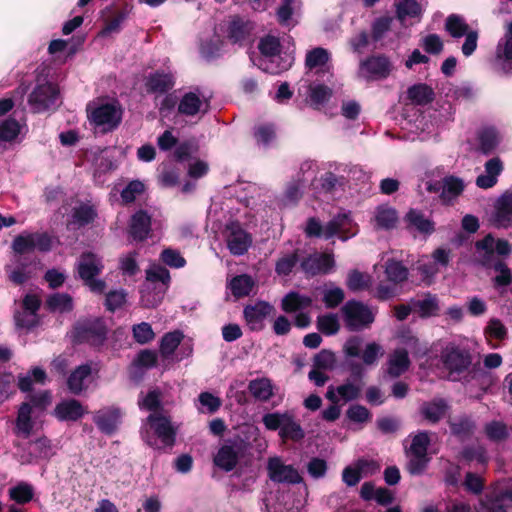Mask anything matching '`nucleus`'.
I'll use <instances>...</instances> for the list:
<instances>
[{
  "label": "nucleus",
  "instance_id": "obj_1",
  "mask_svg": "<svg viewBox=\"0 0 512 512\" xmlns=\"http://www.w3.org/2000/svg\"><path fill=\"white\" fill-rule=\"evenodd\" d=\"M178 426L166 412L150 413L141 426L143 441L154 449L172 448L176 442Z\"/></svg>",
  "mask_w": 512,
  "mask_h": 512
},
{
  "label": "nucleus",
  "instance_id": "obj_2",
  "mask_svg": "<svg viewBox=\"0 0 512 512\" xmlns=\"http://www.w3.org/2000/svg\"><path fill=\"white\" fill-rule=\"evenodd\" d=\"M258 49L261 57L255 64L262 71L270 74H279L290 67V63L283 61L280 56L281 44L277 37L266 36L260 39Z\"/></svg>",
  "mask_w": 512,
  "mask_h": 512
},
{
  "label": "nucleus",
  "instance_id": "obj_3",
  "mask_svg": "<svg viewBox=\"0 0 512 512\" xmlns=\"http://www.w3.org/2000/svg\"><path fill=\"white\" fill-rule=\"evenodd\" d=\"M76 267L79 277L91 291L102 293L105 290L106 283L103 280L95 279L104 268L102 259L98 255L92 252L83 253L79 257Z\"/></svg>",
  "mask_w": 512,
  "mask_h": 512
},
{
  "label": "nucleus",
  "instance_id": "obj_4",
  "mask_svg": "<svg viewBox=\"0 0 512 512\" xmlns=\"http://www.w3.org/2000/svg\"><path fill=\"white\" fill-rule=\"evenodd\" d=\"M429 444L428 432L421 431L413 436L410 447L406 450L407 471L411 475H421L425 471L430 461L427 454Z\"/></svg>",
  "mask_w": 512,
  "mask_h": 512
},
{
  "label": "nucleus",
  "instance_id": "obj_5",
  "mask_svg": "<svg viewBox=\"0 0 512 512\" xmlns=\"http://www.w3.org/2000/svg\"><path fill=\"white\" fill-rule=\"evenodd\" d=\"M247 445L239 437L227 439L218 448L213 457V463L224 472L234 470L246 452Z\"/></svg>",
  "mask_w": 512,
  "mask_h": 512
},
{
  "label": "nucleus",
  "instance_id": "obj_6",
  "mask_svg": "<svg viewBox=\"0 0 512 512\" xmlns=\"http://www.w3.org/2000/svg\"><path fill=\"white\" fill-rule=\"evenodd\" d=\"M445 30L453 38H461L465 36V41L461 47V51L464 56H471L478 43V32L471 30L465 19L457 14L449 15L445 21Z\"/></svg>",
  "mask_w": 512,
  "mask_h": 512
},
{
  "label": "nucleus",
  "instance_id": "obj_7",
  "mask_svg": "<svg viewBox=\"0 0 512 512\" xmlns=\"http://www.w3.org/2000/svg\"><path fill=\"white\" fill-rule=\"evenodd\" d=\"M341 311L345 325L350 331L368 328L375 319L373 311L364 303L356 300L347 301Z\"/></svg>",
  "mask_w": 512,
  "mask_h": 512
},
{
  "label": "nucleus",
  "instance_id": "obj_8",
  "mask_svg": "<svg viewBox=\"0 0 512 512\" xmlns=\"http://www.w3.org/2000/svg\"><path fill=\"white\" fill-rule=\"evenodd\" d=\"M441 360L449 375L455 379L454 375L462 374L471 366L472 355L469 349L449 343L441 353Z\"/></svg>",
  "mask_w": 512,
  "mask_h": 512
},
{
  "label": "nucleus",
  "instance_id": "obj_9",
  "mask_svg": "<svg viewBox=\"0 0 512 512\" xmlns=\"http://www.w3.org/2000/svg\"><path fill=\"white\" fill-rule=\"evenodd\" d=\"M58 93L54 84L45 78L38 77L36 86L28 97V104L34 113L43 112L55 103Z\"/></svg>",
  "mask_w": 512,
  "mask_h": 512
},
{
  "label": "nucleus",
  "instance_id": "obj_10",
  "mask_svg": "<svg viewBox=\"0 0 512 512\" xmlns=\"http://www.w3.org/2000/svg\"><path fill=\"white\" fill-rule=\"evenodd\" d=\"M229 252L234 256H242L252 246V235L237 221L226 224L223 232Z\"/></svg>",
  "mask_w": 512,
  "mask_h": 512
},
{
  "label": "nucleus",
  "instance_id": "obj_11",
  "mask_svg": "<svg viewBox=\"0 0 512 512\" xmlns=\"http://www.w3.org/2000/svg\"><path fill=\"white\" fill-rule=\"evenodd\" d=\"M391 71L392 63L386 55H372L360 62L358 77L366 81H376L387 78Z\"/></svg>",
  "mask_w": 512,
  "mask_h": 512
},
{
  "label": "nucleus",
  "instance_id": "obj_12",
  "mask_svg": "<svg viewBox=\"0 0 512 512\" xmlns=\"http://www.w3.org/2000/svg\"><path fill=\"white\" fill-rule=\"evenodd\" d=\"M89 119L94 125L102 127L104 132L111 131L120 124L122 110L116 103L102 104L91 110Z\"/></svg>",
  "mask_w": 512,
  "mask_h": 512
},
{
  "label": "nucleus",
  "instance_id": "obj_13",
  "mask_svg": "<svg viewBox=\"0 0 512 512\" xmlns=\"http://www.w3.org/2000/svg\"><path fill=\"white\" fill-rule=\"evenodd\" d=\"M52 247L51 237L47 233H22L12 242V249L17 254H24L38 249L47 252Z\"/></svg>",
  "mask_w": 512,
  "mask_h": 512
},
{
  "label": "nucleus",
  "instance_id": "obj_14",
  "mask_svg": "<svg viewBox=\"0 0 512 512\" xmlns=\"http://www.w3.org/2000/svg\"><path fill=\"white\" fill-rule=\"evenodd\" d=\"M267 474L275 483L300 484L303 481L298 470L292 465H286L279 456L268 458Z\"/></svg>",
  "mask_w": 512,
  "mask_h": 512
},
{
  "label": "nucleus",
  "instance_id": "obj_15",
  "mask_svg": "<svg viewBox=\"0 0 512 512\" xmlns=\"http://www.w3.org/2000/svg\"><path fill=\"white\" fill-rule=\"evenodd\" d=\"M76 335L81 341L93 346H100L107 336V327L103 320L96 318L79 323L76 327Z\"/></svg>",
  "mask_w": 512,
  "mask_h": 512
},
{
  "label": "nucleus",
  "instance_id": "obj_16",
  "mask_svg": "<svg viewBox=\"0 0 512 512\" xmlns=\"http://www.w3.org/2000/svg\"><path fill=\"white\" fill-rule=\"evenodd\" d=\"M362 387V381H352L348 379L337 387L330 385L325 397L334 404H337L340 400H344L345 402L353 401L360 396Z\"/></svg>",
  "mask_w": 512,
  "mask_h": 512
},
{
  "label": "nucleus",
  "instance_id": "obj_17",
  "mask_svg": "<svg viewBox=\"0 0 512 512\" xmlns=\"http://www.w3.org/2000/svg\"><path fill=\"white\" fill-rule=\"evenodd\" d=\"M208 108L209 98L201 95L199 89L185 93L178 104V112L185 116H195L200 112L206 113Z\"/></svg>",
  "mask_w": 512,
  "mask_h": 512
},
{
  "label": "nucleus",
  "instance_id": "obj_18",
  "mask_svg": "<svg viewBox=\"0 0 512 512\" xmlns=\"http://www.w3.org/2000/svg\"><path fill=\"white\" fill-rule=\"evenodd\" d=\"M87 409L76 399L62 400L56 404L53 415L59 421L76 422L81 419L86 413Z\"/></svg>",
  "mask_w": 512,
  "mask_h": 512
},
{
  "label": "nucleus",
  "instance_id": "obj_19",
  "mask_svg": "<svg viewBox=\"0 0 512 512\" xmlns=\"http://www.w3.org/2000/svg\"><path fill=\"white\" fill-rule=\"evenodd\" d=\"M335 265L333 256L330 254H314L308 256L301 263L302 270L310 275L327 274L332 271Z\"/></svg>",
  "mask_w": 512,
  "mask_h": 512
},
{
  "label": "nucleus",
  "instance_id": "obj_20",
  "mask_svg": "<svg viewBox=\"0 0 512 512\" xmlns=\"http://www.w3.org/2000/svg\"><path fill=\"white\" fill-rule=\"evenodd\" d=\"M273 307L264 301H259L254 305H248L244 308V317L251 330H261L264 326L265 318L271 313Z\"/></svg>",
  "mask_w": 512,
  "mask_h": 512
},
{
  "label": "nucleus",
  "instance_id": "obj_21",
  "mask_svg": "<svg viewBox=\"0 0 512 512\" xmlns=\"http://www.w3.org/2000/svg\"><path fill=\"white\" fill-rule=\"evenodd\" d=\"M151 216L144 210L134 213L129 223V235L134 241L142 242L150 237Z\"/></svg>",
  "mask_w": 512,
  "mask_h": 512
},
{
  "label": "nucleus",
  "instance_id": "obj_22",
  "mask_svg": "<svg viewBox=\"0 0 512 512\" xmlns=\"http://www.w3.org/2000/svg\"><path fill=\"white\" fill-rule=\"evenodd\" d=\"M121 413L118 408H103L93 415V421L104 434H112L116 431L120 422Z\"/></svg>",
  "mask_w": 512,
  "mask_h": 512
},
{
  "label": "nucleus",
  "instance_id": "obj_23",
  "mask_svg": "<svg viewBox=\"0 0 512 512\" xmlns=\"http://www.w3.org/2000/svg\"><path fill=\"white\" fill-rule=\"evenodd\" d=\"M32 407L28 402H22L17 411L14 432L17 436L29 438L33 432L35 421L32 418Z\"/></svg>",
  "mask_w": 512,
  "mask_h": 512
},
{
  "label": "nucleus",
  "instance_id": "obj_24",
  "mask_svg": "<svg viewBox=\"0 0 512 512\" xmlns=\"http://www.w3.org/2000/svg\"><path fill=\"white\" fill-rule=\"evenodd\" d=\"M484 168L485 173L476 178V185L482 189H489L496 185L504 165L499 157H493L485 163Z\"/></svg>",
  "mask_w": 512,
  "mask_h": 512
},
{
  "label": "nucleus",
  "instance_id": "obj_25",
  "mask_svg": "<svg viewBox=\"0 0 512 512\" xmlns=\"http://www.w3.org/2000/svg\"><path fill=\"white\" fill-rule=\"evenodd\" d=\"M495 222L498 227L508 228L512 224V189L505 191L495 205Z\"/></svg>",
  "mask_w": 512,
  "mask_h": 512
},
{
  "label": "nucleus",
  "instance_id": "obj_26",
  "mask_svg": "<svg viewBox=\"0 0 512 512\" xmlns=\"http://www.w3.org/2000/svg\"><path fill=\"white\" fill-rule=\"evenodd\" d=\"M410 303L414 307L421 318L436 316L439 313V301L436 295L425 293L410 299Z\"/></svg>",
  "mask_w": 512,
  "mask_h": 512
},
{
  "label": "nucleus",
  "instance_id": "obj_27",
  "mask_svg": "<svg viewBox=\"0 0 512 512\" xmlns=\"http://www.w3.org/2000/svg\"><path fill=\"white\" fill-rule=\"evenodd\" d=\"M174 84V76L171 73L157 71L147 77L145 86L150 93L163 94L172 89Z\"/></svg>",
  "mask_w": 512,
  "mask_h": 512
},
{
  "label": "nucleus",
  "instance_id": "obj_28",
  "mask_svg": "<svg viewBox=\"0 0 512 512\" xmlns=\"http://www.w3.org/2000/svg\"><path fill=\"white\" fill-rule=\"evenodd\" d=\"M248 391L256 400L267 402L274 396V385L269 378L261 377L248 383Z\"/></svg>",
  "mask_w": 512,
  "mask_h": 512
},
{
  "label": "nucleus",
  "instance_id": "obj_29",
  "mask_svg": "<svg viewBox=\"0 0 512 512\" xmlns=\"http://www.w3.org/2000/svg\"><path fill=\"white\" fill-rule=\"evenodd\" d=\"M387 366V373L391 377H399L405 373L410 366L407 349H395L389 356Z\"/></svg>",
  "mask_w": 512,
  "mask_h": 512
},
{
  "label": "nucleus",
  "instance_id": "obj_30",
  "mask_svg": "<svg viewBox=\"0 0 512 512\" xmlns=\"http://www.w3.org/2000/svg\"><path fill=\"white\" fill-rule=\"evenodd\" d=\"M92 368L90 364H83L72 371L67 379V387L74 395H79L85 389V380L90 376Z\"/></svg>",
  "mask_w": 512,
  "mask_h": 512
},
{
  "label": "nucleus",
  "instance_id": "obj_31",
  "mask_svg": "<svg viewBox=\"0 0 512 512\" xmlns=\"http://www.w3.org/2000/svg\"><path fill=\"white\" fill-rule=\"evenodd\" d=\"M464 190L463 180L448 176L443 179L442 191L440 194L441 201L448 205L451 204Z\"/></svg>",
  "mask_w": 512,
  "mask_h": 512
},
{
  "label": "nucleus",
  "instance_id": "obj_32",
  "mask_svg": "<svg viewBox=\"0 0 512 512\" xmlns=\"http://www.w3.org/2000/svg\"><path fill=\"white\" fill-rule=\"evenodd\" d=\"M448 404L443 399H434L422 404L420 411L423 417L430 423H437L446 414Z\"/></svg>",
  "mask_w": 512,
  "mask_h": 512
},
{
  "label": "nucleus",
  "instance_id": "obj_33",
  "mask_svg": "<svg viewBox=\"0 0 512 512\" xmlns=\"http://www.w3.org/2000/svg\"><path fill=\"white\" fill-rule=\"evenodd\" d=\"M184 339V334L180 330H174L168 333H165L159 344V353L165 358L169 359L176 351V349L181 345V342Z\"/></svg>",
  "mask_w": 512,
  "mask_h": 512
},
{
  "label": "nucleus",
  "instance_id": "obj_34",
  "mask_svg": "<svg viewBox=\"0 0 512 512\" xmlns=\"http://www.w3.org/2000/svg\"><path fill=\"white\" fill-rule=\"evenodd\" d=\"M351 225L352 219L349 214H338L324 226L323 236L329 239L337 234L347 233Z\"/></svg>",
  "mask_w": 512,
  "mask_h": 512
},
{
  "label": "nucleus",
  "instance_id": "obj_35",
  "mask_svg": "<svg viewBox=\"0 0 512 512\" xmlns=\"http://www.w3.org/2000/svg\"><path fill=\"white\" fill-rule=\"evenodd\" d=\"M408 227H414L422 234H432L435 230L434 223L416 209H411L405 216Z\"/></svg>",
  "mask_w": 512,
  "mask_h": 512
},
{
  "label": "nucleus",
  "instance_id": "obj_36",
  "mask_svg": "<svg viewBox=\"0 0 512 512\" xmlns=\"http://www.w3.org/2000/svg\"><path fill=\"white\" fill-rule=\"evenodd\" d=\"M399 340L402 347L398 349H407V355L411 353L416 357H422L428 353L427 345L422 344L411 332H403L399 335Z\"/></svg>",
  "mask_w": 512,
  "mask_h": 512
},
{
  "label": "nucleus",
  "instance_id": "obj_37",
  "mask_svg": "<svg viewBox=\"0 0 512 512\" xmlns=\"http://www.w3.org/2000/svg\"><path fill=\"white\" fill-rule=\"evenodd\" d=\"M312 304V299L297 292H290L282 299V309L287 312H296L308 308Z\"/></svg>",
  "mask_w": 512,
  "mask_h": 512
},
{
  "label": "nucleus",
  "instance_id": "obj_38",
  "mask_svg": "<svg viewBox=\"0 0 512 512\" xmlns=\"http://www.w3.org/2000/svg\"><path fill=\"white\" fill-rule=\"evenodd\" d=\"M254 281L251 276L242 274L235 276L229 282V288L236 298L248 296L254 287Z\"/></svg>",
  "mask_w": 512,
  "mask_h": 512
},
{
  "label": "nucleus",
  "instance_id": "obj_39",
  "mask_svg": "<svg viewBox=\"0 0 512 512\" xmlns=\"http://www.w3.org/2000/svg\"><path fill=\"white\" fill-rule=\"evenodd\" d=\"M279 436L282 439H291L300 441L304 438L305 433L298 422L295 421L291 412L287 413V419L283 422L282 429L279 431Z\"/></svg>",
  "mask_w": 512,
  "mask_h": 512
},
{
  "label": "nucleus",
  "instance_id": "obj_40",
  "mask_svg": "<svg viewBox=\"0 0 512 512\" xmlns=\"http://www.w3.org/2000/svg\"><path fill=\"white\" fill-rule=\"evenodd\" d=\"M375 223L379 229H392L395 227L398 216L395 209L388 206H379L376 209Z\"/></svg>",
  "mask_w": 512,
  "mask_h": 512
},
{
  "label": "nucleus",
  "instance_id": "obj_41",
  "mask_svg": "<svg viewBox=\"0 0 512 512\" xmlns=\"http://www.w3.org/2000/svg\"><path fill=\"white\" fill-rule=\"evenodd\" d=\"M146 280L148 282L147 285L149 286L160 282L161 286L158 289H164V291H166L171 277L169 271L165 267L153 264L146 270Z\"/></svg>",
  "mask_w": 512,
  "mask_h": 512
},
{
  "label": "nucleus",
  "instance_id": "obj_42",
  "mask_svg": "<svg viewBox=\"0 0 512 512\" xmlns=\"http://www.w3.org/2000/svg\"><path fill=\"white\" fill-rule=\"evenodd\" d=\"M8 495L17 504H27L34 497V488L27 482H20L8 490Z\"/></svg>",
  "mask_w": 512,
  "mask_h": 512
},
{
  "label": "nucleus",
  "instance_id": "obj_43",
  "mask_svg": "<svg viewBox=\"0 0 512 512\" xmlns=\"http://www.w3.org/2000/svg\"><path fill=\"white\" fill-rule=\"evenodd\" d=\"M407 93L409 99L418 105L428 104L434 99L433 90L426 84L413 85Z\"/></svg>",
  "mask_w": 512,
  "mask_h": 512
},
{
  "label": "nucleus",
  "instance_id": "obj_44",
  "mask_svg": "<svg viewBox=\"0 0 512 512\" xmlns=\"http://www.w3.org/2000/svg\"><path fill=\"white\" fill-rule=\"evenodd\" d=\"M506 499L512 502L511 491L505 490L488 496L486 500L482 502V506L487 512H507L503 505V501Z\"/></svg>",
  "mask_w": 512,
  "mask_h": 512
},
{
  "label": "nucleus",
  "instance_id": "obj_45",
  "mask_svg": "<svg viewBox=\"0 0 512 512\" xmlns=\"http://www.w3.org/2000/svg\"><path fill=\"white\" fill-rule=\"evenodd\" d=\"M478 140L479 150L485 155L492 153L499 143L497 132L493 128L481 130L478 135Z\"/></svg>",
  "mask_w": 512,
  "mask_h": 512
},
{
  "label": "nucleus",
  "instance_id": "obj_46",
  "mask_svg": "<svg viewBox=\"0 0 512 512\" xmlns=\"http://www.w3.org/2000/svg\"><path fill=\"white\" fill-rule=\"evenodd\" d=\"M346 285L353 292L363 291L372 285V277L367 273L353 270L348 274Z\"/></svg>",
  "mask_w": 512,
  "mask_h": 512
},
{
  "label": "nucleus",
  "instance_id": "obj_47",
  "mask_svg": "<svg viewBox=\"0 0 512 512\" xmlns=\"http://www.w3.org/2000/svg\"><path fill=\"white\" fill-rule=\"evenodd\" d=\"M385 274L393 283L404 282L408 278V269L399 261L389 260L385 265Z\"/></svg>",
  "mask_w": 512,
  "mask_h": 512
},
{
  "label": "nucleus",
  "instance_id": "obj_48",
  "mask_svg": "<svg viewBox=\"0 0 512 512\" xmlns=\"http://www.w3.org/2000/svg\"><path fill=\"white\" fill-rule=\"evenodd\" d=\"M397 18L404 21L407 17H420L421 6L415 0H401L396 5Z\"/></svg>",
  "mask_w": 512,
  "mask_h": 512
},
{
  "label": "nucleus",
  "instance_id": "obj_49",
  "mask_svg": "<svg viewBox=\"0 0 512 512\" xmlns=\"http://www.w3.org/2000/svg\"><path fill=\"white\" fill-rule=\"evenodd\" d=\"M330 59L329 52L322 48L316 47L307 52L305 58V66L309 69H315L324 66Z\"/></svg>",
  "mask_w": 512,
  "mask_h": 512
},
{
  "label": "nucleus",
  "instance_id": "obj_50",
  "mask_svg": "<svg viewBox=\"0 0 512 512\" xmlns=\"http://www.w3.org/2000/svg\"><path fill=\"white\" fill-rule=\"evenodd\" d=\"M97 217V212L95 208L91 205L81 204L80 206L74 208L72 218L73 223L78 226H85L92 223Z\"/></svg>",
  "mask_w": 512,
  "mask_h": 512
},
{
  "label": "nucleus",
  "instance_id": "obj_51",
  "mask_svg": "<svg viewBox=\"0 0 512 512\" xmlns=\"http://www.w3.org/2000/svg\"><path fill=\"white\" fill-rule=\"evenodd\" d=\"M47 306L51 311L66 312L72 309L73 301L66 293H55L47 299Z\"/></svg>",
  "mask_w": 512,
  "mask_h": 512
},
{
  "label": "nucleus",
  "instance_id": "obj_52",
  "mask_svg": "<svg viewBox=\"0 0 512 512\" xmlns=\"http://www.w3.org/2000/svg\"><path fill=\"white\" fill-rule=\"evenodd\" d=\"M393 18L390 16H382L376 18L371 24V37L374 42H378L384 38L391 29Z\"/></svg>",
  "mask_w": 512,
  "mask_h": 512
},
{
  "label": "nucleus",
  "instance_id": "obj_53",
  "mask_svg": "<svg viewBox=\"0 0 512 512\" xmlns=\"http://www.w3.org/2000/svg\"><path fill=\"white\" fill-rule=\"evenodd\" d=\"M165 292L164 289L151 288L149 285H146L141 292L142 305L146 308L156 307L162 301Z\"/></svg>",
  "mask_w": 512,
  "mask_h": 512
},
{
  "label": "nucleus",
  "instance_id": "obj_54",
  "mask_svg": "<svg viewBox=\"0 0 512 512\" xmlns=\"http://www.w3.org/2000/svg\"><path fill=\"white\" fill-rule=\"evenodd\" d=\"M158 361L157 353L150 349L141 350L134 358L132 365L141 370L151 369Z\"/></svg>",
  "mask_w": 512,
  "mask_h": 512
},
{
  "label": "nucleus",
  "instance_id": "obj_55",
  "mask_svg": "<svg viewBox=\"0 0 512 512\" xmlns=\"http://www.w3.org/2000/svg\"><path fill=\"white\" fill-rule=\"evenodd\" d=\"M139 407L150 413L165 412L161 404V393L158 390L150 391L139 401Z\"/></svg>",
  "mask_w": 512,
  "mask_h": 512
},
{
  "label": "nucleus",
  "instance_id": "obj_56",
  "mask_svg": "<svg viewBox=\"0 0 512 512\" xmlns=\"http://www.w3.org/2000/svg\"><path fill=\"white\" fill-rule=\"evenodd\" d=\"M301 170L303 172H310V173H309L308 177H306L305 179L301 180L300 184L291 185L287 189L286 196L291 201H296V200H298L300 198V196H301V188L304 186V183L309 181V180H312L314 178V176H315V171L313 169V163L312 162H305V163H303L302 166H301Z\"/></svg>",
  "mask_w": 512,
  "mask_h": 512
},
{
  "label": "nucleus",
  "instance_id": "obj_57",
  "mask_svg": "<svg viewBox=\"0 0 512 512\" xmlns=\"http://www.w3.org/2000/svg\"><path fill=\"white\" fill-rule=\"evenodd\" d=\"M318 329L325 335H334L339 331L340 324L336 314H326L317 319Z\"/></svg>",
  "mask_w": 512,
  "mask_h": 512
},
{
  "label": "nucleus",
  "instance_id": "obj_58",
  "mask_svg": "<svg viewBox=\"0 0 512 512\" xmlns=\"http://www.w3.org/2000/svg\"><path fill=\"white\" fill-rule=\"evenodd\" d=\"M160 260L167 266L179 269L186 265L185 258L181 253L173 248H165L160 254Z\"/></svg>",
  "mask_w": 512,
  "mask_h": 512
},
{
  "label": "nucleus",
  "instance_id": "obj_59",
  "mask_svg": "<svg viewBox=\"0 0 512 512\" xmlns=\"http://www.w3.org/2000/svg\"><path fill=\"white\" fill-rule=\"evenodd\" d=\"M485 432L487 437L495 442L503 441L509 435L506 424L501 421H492L487 423L485 426Z\"/></svg>",
  "mask_w": 512,
  "mask_h": 512
},
{
  "label": "nucleus",
  "instance_id": "obj_60",
  "mask_svg": "<svg viewBox=\"0 0 512 512\" xmlns=\"http://www.w3.org/2000/svg\"><path fill=\"white\" fill-rule=\"evenodd\" d=\"M133 337L139 344H146L155 338V333L151 325L147 322H141L132 327Z\"/></svg>",
  "mask_w": 512,
  "mask_h": 512
},
{
  "label": "nucleus",
  "instance_id": "obj_61",
  "mask_svg": "<svg viewBox=\"0 0 512 512\" xmlns=\"http://www.w3.org/2000/svg\"><path fill=\"white\" fill-rule=\"evenodd\" d=\"M15 377L12 373H0V404L15 393Z\"/></svg>",
  "mask_w": 512,
  "mask_h": 512
},
{
  "label": "nucleus",
  "instance_id": "obj_62",
  "mask_svg": "<svg viewBox=\"0 0 512 512\" xmlns=\"http://www.w3.org/2000/svg\"><path fill=\"white\" fill-rule=\"evenodd\" d=\"M494 269L498 273L493 279L496 288L506 287L512 283V272L504 262L496 263Z\"/></svg>",
  "mask_w": 512,
  "mask_h": 512
},
{
  "label": "nucleus",
  "instance_id": "obj_63",
  "mask_svg": "<svg viewBox=\"0 0 512 512\" xmlns=\"http://www.w3.org/2000/svg\"><path fill=\"white\" fill-rule=\"evenodd\" d=\"M28 403L31 404L32 411H44L52 402V395L49 391H40L35 394H31L28 396Z\"/></svg>",
  "mask_w": 512,
  "mask_h": 512
},
{
  "label": "nucleus",
  "instance_id": "obj_64",
  "mask_svg": "<svg viewBox=\"0 0 512 512\" xmlns=\"http://www.w3.org/2000/svg\"><path fill=\"white\" fill-rule=\"evenodd\" d=\"M421 46L425 52L433 55H438L443 51L444 44L442 39L437 34H429L422 38Z\"/></svg>",
  "mask_w": 512,
  "mask_h": 512
}]
</instances>
